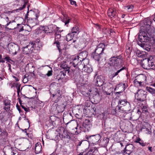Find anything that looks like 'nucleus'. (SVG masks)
<instances>
[{
    "label": "nucleus",
    "instance_id": "f257e3e1",
    "mask_svg": "<svg viewBox=\"0 0 155 155\" xmlns=\"http://www.w3.org/2000/svg\"><path fill=\"white\" fill-rule=\"evenodd\" d=\"M131 110V106L130 103L126 100H120L118 105L115 108L116 112L122 113H128Z\"/></svg>",
    "mask_w": 155,
    "mask_h": 155
},
{
    "label": "nucleus",
    "instance_id": "f03ea898",
    "mask_svg": "<svg viewBox=\"0 0 155 155\" xmlns=\"http://www.w3.org/2000/svg\"><path fill=\"white\" fill-rule=\"evenodd\" d=\"M124 61L121 56H114L109 59V64L111 66L114 67L116 69H119L122 67Z\"/></svg>",
    "mask_w": 155,
    "mask_h": 155
},
{
    "label": "nucleus",
    "instance_id": "7ed1b4c3",
    "mask_svg": "<svg viewBox=\"0 0 155 155\" xmlns=\"http://www.w3.org/2000/svg\"><path fill=\"white\" fill-rule=\"evenodd\" d=\"M55 27L53 25H50L49 26H44L41 27L40 29H36V32L38 34L39 36L42 38H44L45 36V34H48L53 32L54 30V28Z\"/></svg>",
    "mask_w": 155,
    "mask_h": 155
},
{
    "label": "nucleus",
    "instance_id": "20e7f679",
    "mask_svg": "<svg viewBox=\"0 0 155 155\" xmlns=\"http://www.w3.org/2000/svg\"><path fill=\"white\" fill-rule=\"evenodd\" d=\"M82 68H81L80 71L88 73L91 72L93 71L92 66L89 64V60L85 59L83 61Z\"/></svg>",
    "mask_w": 155,
    "mask_h": 155
},
{
    "label": "nucleus",
    "instance_id": "39448f33",
    "mask_svg": "<svg viewBox=\"0 0 155 155\" xmlns=\"http://www.w3.org/2000/svg\"><path fill=\"white\" fill-rule=\"evenodd\" d=\"M147 92L142 90H138L135 96L137 100L140 101H143L146 99Z\"/></svg>",
    "mask_w": 155,
    "mask_h": 155
},
{
    "label": "nucleus",
    "instance_id": "423d86ee",
    "mask_svg": "<svg viewBox=\"0 0 155 155\" xmlns=\"http://www.w3.org/2000/svg\"><path fill=\"white\" fill-rule=\"evenodd\" d=\"M138 39L139 42L140 43H142V42H148L150 40V38L148 37L146 32L142 31L140 33Z\"/></svg>",
    "mask_w": 155,
    "mask_h": 155
},
{
    "label": "nucleus",
    "instance_id": "0eeeda50",
    "mask_svg": "<svg viewBox=\"0 0 155 155\" xmlns=\"http://www.w3.org/2000/svg\"><path fill=\"white\" fill-rule=\"evenodd\" d=\"M3 151L5 155H15L16 151L10 146L5 147L3 149Z\"/></svg>",
    "mask_w": 155,
    "mask_h": 155
},
{
    "label": "nucleus",
    "instance_id": "6e6552de",
    "mask_svg": "<svg viewBox=\"0 0 155 155\" xmlns=\"http://www.w3.org/2000/svg\"><path fill=\"white\" fill-rule=\"evenodd\" d=\"M80 58H75L73 60L72 62V64L74 68H77L78 70H79L81 68H82L83 64V61H82Z\"/></svg>",
    "mask_w": 155,
    "mask_h": 155
},
{
    "label": "nucleus",
    "instance_id": "1a4fd4ad",
    "mask_svg": "<svg viewBox=\"0 0 155 155\" xmlns=\"http://www.w3.org/2000/svg\"><path fill=\"white\" fill-rule=\"evenodd\" d=\"M105 45L103 43H101L98 45L97 47L95 49L94 52L97 54L105 55L103 53V51L105 49Z\"/></svg>",
    "mask_w": 155,
    "mask_h": 155
},
{
    "label": "nucleus",
    "instance_id": "9d476101",
    "mask_svg": "<svg viewBox=\"0 0 155 155\" xmlns=\"http://www.w3.org/2000/svg\"><path fill=\"white\" fill-rule=\"evenodd\" d=\"M52 108L57 112H61L64 110L63 104L58 105L56 103H54L52 106Z\"/></svg>",
    "mask_w": 155,
    "mask_h": 155
},
{
    "label": "nucleus",
    "instance_id": "9b49d317",
    "mask_svg": "<svg viewBox=\"0 0 155 155\" xmlns=\"http://www.w3.org/2000/svg\"><path fill=\"white\" fill-rule=\"evenodd\" d=\"M94 81L95 82V85L97 86L100 87L104 85V87L105 88V87L108 86V84H104V82L101 78V77L100 76H97L96 80H94Z\"/></svg>",
    "mask_w": 155,
    "mask_h": 155
},
{
    "label": "nucleus",
    "instance_id": "f8f14e48",
    "mask_svg": "<svg viewBox=\"0 0 155 155\" xmlns=\"http://www.w3.org/2000/svg\"><path fill=\"white\" fill-rule=\"evenodd\" d=\"M134 149V147L132 144H127L125 148V150L124 151V153H125L126 154L129 155L133 152Z\"/></svg>",
    "mask_w": 155,
    "mask_h": 155
},
{
    "label": "nucleus",
    "instance_id": "ddd939ff",
    "mask_svg": "<svg viewBox=\"0 0 155 155\" xmlns=\"http://www.w3.org/2000/svg\"><path fill=\"white\" fill-rule=\"evenodd\" d=\"M34 45H28L24 47L23 50L24 54H28L31 53L33 50Z\"/></svg>",
    "mask_w": 155,
    "mask_h": 155
},
{
    "label": "nucleus",
    "instance_id": "4468645a",
    "mask_svg": "<svg viewBox=\"0 0 155 155\" xmlns=\"http://www.w3.org/2000/svg\"><path fill=\"white\" fill-rule=\"evenodd\" d=\"M100 138V135H88L87 137V139H91L93 141L92 143H95L98 142Z\"/></svg>",
    "mask_w": 155,
    "mask_h": 155
},
{
    "label": "nucleus",
    "instance_id": "2eb2a0df",
    "mask_svg": "<svg viewBox=\"0 0 155 155\" xmlns=\"http://www.w3.org/2000/svg\"><path fill=\"white\" fill-rule=\"evenodd\" d=\"M148 60L147 58H144L141 61V65L142 67L146 69H149L150 67L148 64Z\"/></svg>",
    "mask_w": 155,
    "mask_h": 155
},
{
    "label": "nucleus",
    "instance_id": "dca6fc26",
    "mask_svg": "<svg viewBox=\"0 0 155 155\" xmlns=\"http://www.w3.org/2000/svg\"><path fill=\"white\" fill-rule=\"evenodd\" d=\"M67 72L68 73H69V71L67 69L61 71L57 75L58 80H59L60 79H62L64 78L66 75Z\"/></svg>",
    "mask_w": 155,
    "mask_h": 155
},
{
    "label": "nucleus",
    "instance_id": "f3484780",
    "mask_svg": "<svg viewBox=\"0 0 155 155\" xmlns=\"http://www.w3.org/2000/svg\"><path fill=\"white\" fill-rule=\"evenodd\" d=\"M148 60V64H149V66L150 67V69L152 68H153L155 67V65L154 61V57L151 56L150 57L147 58Z\"/></svg>",
    "mask_w": 155,
    "mask_h": 155
},
{
    "label": "nucleus",
    "instance_id": "a211bd4d",
    "mask_svg": "<svg viewBox=\"0 0 155 155\" xmlns=\"http://www.w3.org/2000/svg\"><path fill=\"white\" fill-rule=\"evenodd\" d=\"M87 52L86 51H84L81 52L78 56V57L80 59H82V61H83L85 59H87L86 58H87Z\"/></svg>",
    "mask_w": 155,
    "mask_h": 155
},
{
    "label": "nucleus",
    "instance_id": "6ab92c4d",
    "mask_svg": "<svg viewBox=\"0 0 155 155\" xmlns=\"http://www.w3.org/2000/svg\"><path fill=\"white\" fill-rule=\"evenodd\" d=\"M10 101L7 99L4 101L5 106L4 109L6 111H9L10 110Z\"/></svg>",
    "mask_w": 155,
    "mask_h": 155
},
{
    "label": "nucleus",
    "instance_id": "aec40b11",
    "mask_svg": "<svg viewBox=\"0 0 155 155\" xmlns=\"http://www.w3.org/2000/svg\"><path fill=\"white\" fill-rule=\"evenodd\" d=\"M27 22L28 23V25L30 27H33L36 25V22L35 19H27Z\"/></svg>",
    "mask_w": 155,
    "mask_h": 155
},
{
    "label": "nucleus",
    "instance_id": "412c9836",
    "mask_svg": "<svg viewBox=\"0 0 155 155\" xmlns=\"http://www.w3.org/2000/svg\"><path fill=\"white\" fill-rule=\"evenodd\" d=\"M138 44L141 46L146 50L149 51H150L151 48L150 46L147 44L144 43H140V42H137Z\"/></svg>",
    "mask_w": 155,
    "mask_h": 155
},
{
    "label": "nucleus",
    "instance_id": "4be33fe9",
    "mask_svg": "<svg viewBox=\"0 0 155 155\" xmlns=\"http://www.w3.org/2000/svg\"><path fill=\"white\" fill-rule=\"evenodd\" d=\"M116 12L115 10L112 8L109 9L107 12V15L111 18L115 17L116 15Z\"/></svg>",
    "mask_w": 155,
    "mask_h": 155
},
{
    "label": "nucleus",
    "instance_id": "5701e85b",
    "mask_svg": "<svg viewBox=\"0 0 155 155\" xmlns=\"http://www.w3.org/2000/svg\"><path fill=\"white\" fill-rule=\"evenodd\" d=\"M42 149V146L41 144L38 143H37L35 144V153L36 154H38L40 153Z\"/></svg>",
    "mask_w": 155,
    "mask_h": 155
},
{
    "label": "nucleus",
    "instance_id": "b1692460",
    "mask_svg": "<svg viewBox=\"0 0 155 155\" xmlns=\"http://www.w3.org/2000/svg\"><path fill=\"white\" fill-rule=\"evenodd\" d=\"M102 55L101 54H97L96 53L94 52H93L91 55V56L93 57V58L94 60L98 61H99L100 59L102 57Z\"/></svg>",
    "mask_w": 155,
    "mask_h": 155
},
{
    "label": "nucleus",
    "instance_id": "393cba45",
    "mask_svg": "<svg viewBox=\"0 0 155 155\" xmlns=\"http://www.w3.org/2000/svg\"><path fill=\"white\" fill-rule=\"evenodd\" d=\"M54 44H56V46L59 50L60 52L62 50V48L64 49L65 48V45H64V46H63V44L62 43H60L58 41H57L54 42Z\"/></svg>",
    "mask_w": 155,
    "mask_h": 155
},
{
    "label": "nucleus",
    "instance_id": "a878e982",
    "mask_svg": "<svg viewBox=\"0 0 155 155\" xmlns=\"http://www.w3.org/2000/svg\"><path fill=\"white\" fill-rule=\"evenodd\" d=\"M93 98L94 99V102L96 103H97L98 102H99L101 100L99 93L98 92H96V94L93 97Z\"/></svg>",
    "mask_w": 155,
    "mask_h": 155
},
{
    "label": "nucleus",
    "instance_id": "bb28decb",
    "mask_svg": "<svg viewBox=\"0 0 155 155\" xmlns=\"http://www.w3.org/2000/svg\"><path fill=\"white\" fill-rule=\"evenodd\" d=\"M109 141V139L108 138L105 137L104 139L100 142V144L102 146L104 147H106Z\"/></svg>",
    "mask_w": 155,
    "mask_h": 155
},
{
    "label": "nucleus",
    "instance_id": "cd10ccee",
    "mask_svg": "<svg viewBox=\"0 0 155 155\" xmlns=\"http://www.w3.org/2000/svg\"><path fill=\"white\" fill-rule=\"evenodd\" d=\"M19 49V47L18 45H15L12 46L11 50L13 52V54L15 55L17 54V51H18Z\"/></svg>",
    "mask_w": 155,
    "mask_h": 155
},
{
    "label": "nucleus",
    "instance_id": "c85d7f7f",
    "mask_svg": "<svg viewBox=\"0 0 155 155\" xmlns=\"http://www.w3.org/2000/svg\"><path fill=\"white\" fill-rule=\"evenodd\" d=\"M23 1L24 3L23 5L22 6V7H20L18 9H16V12H19V11L22 10L24 8H25L26 5L27 4L28 2V0H23Z\"/></svg>",
    "mask_w": 155,
    "mask_h": 155
},
{
    "label": "nucleus",
    "instance_id": "c756f323",
    "mask_svg": "<svg viewBox=\"0 0 155 155\" xmlns=\"http://www.w3.org/2000/svg\"><path fill=\"white\" fill-rule=\"evenodd\" d=\"M74 36V34L72 33L68 34L66 36V40L67 41H69L72 40Z\"/></svg>",
    "mask_w": 155,
    "mask_h": 155
},
{
    "label": "nucleus",
    "instance_id": "7c9ffc66",
    "mask_svg": "<svg viewBox=\"0 0 155 155\" xmlns=\"http://www.w3.org/2000/svg\"><path fill=\"white\" fill-rule=\"evenodd\" d=\"M147 90L152 94H155V89L150 87H146Z\"/></svg>",
    "mask_w": 155,
    "mask_h": 155
},
{
    "label": "nucleus",
    "instance_id": "2f4dec72",
    "mask_svg": "<svg viewBox=\"0 0 155 155\" xmlns=\"http://www.w3.org/2000/svg\"><path fill=\"white\" fill-rule=\"evenodd\" d=\"M79 28L77 26H75L71 30V33L73 34L74 33H77L79 32Z\"/></svg>",
    "mask_w": 155,
    "mask_h": 155
},
{
    "label": "nucleus",
    "instance_id": "473e14b6",
    "mask_svg": "<svg viewBox=\"0 0 155 155\" xmlns=\"http://www.w3.org/2000/svg\"><path fill=\"white\" fill-rule=\"evenodd\" d=\"M152 22V20H151L150 18H148L145 21L144 24L149 27L151 25Z\"/></svg>",
    "mask_w": 155,
    "mask_h": 155
},
{
    "label": "nucleus",
    "instance_id": "72a5a7b5",
    "mask_svg": "<svg viewBox=\"0 0 155 155\" xmlns=\"http://www.w3.org/2000/svg\"><path fill=\"white\" fill-rule=\"evenodd\" d=\"M12 86H15L17 88V94L18 96H19L20 91V85H18V84L14 83L12 85Z\"/></svg>",
    "mask_w": 155,
    "mask_h": 155
},
{
    "label": "nucleus",
    "instance_id": "f704fd0d",
    "mask_svg": "<svg viewBox=\"0 0 155 155\" xmlns=\"http://www.w3.org/2000/svg\"><path fill=\"white\" fill-rule=\"evenodd\" d=\"M64 18L63 20V21L64 22L65 25H67V24H68L70 22V19L68 18V17L67 16H64Z\"/></svg>",
    "mask_w": 155,
    "mask_h": 155
},
{
    "label": "nucleus",
    "instance_id": "c9c22d12",
    "mask_svg": "<svg viewBox=\"0 0 155 155\" xmlns=\"http://www.w3.org/2000/svg\"><path fill=\"white\" fill-rule=\"evenodd\" d=\"M134 6L133 5H128L126 7L125 9H127L128 10V11L129 12H131L132 11Z\"/></svg>",
    "mask_w": 155,
    "mask_h": 155
},
{
    "label": "nucleus",
    "instance_id": "e433bc0d",
    "mask_svg": "<svg viewBox=\"0 0 155 155\" xmlns=\"http://www.w3.org/2000/svg\"><path fill=\"white\" fill-rule=\"evenodd\" d=\"M61 67L64 69V70H66L67 69L68 70L67 65L65 63H62L61 65Z\"/></svg>",
    "mask_w": 155,
    "mask_h": 155
},
{
    "label": "nucleus",
    "instance_id": "4c0bfd02",
    "mask_svg": "<svg viewBox=\"0 0 155 155\" xmlns=\"http://www.w3.org/2000/svg\"><path fill=\"white\" fill-rule=\"evenodd\" d=\"M146 57L147 54H146V52L145 51H142L141 54H140V57L142 58L143 59L144 58H146Z\"/></svg>",
    "mask_w": 155,
    "mask_h": 155
},
{
    "label": "nucleus",
    "instance_id": "58836bf2",
    "mask_svg": "<svg viewBox=\"0 0 155 155\" xmlns=\"http://www.w3.org/2000/svg\"><path fill=\"white\" fill-rule=\"evenodd\" d=\"M122 68H120V69L118 70L116 72H115L116 74H117V75L118 74L120 71H122L124 70H125L126 68V67H125V66H124V67L122 66Z\"/></svg>",
    "mask_w": 155,
    "mask_h": 155
},
{
    "label": "nucleus",
    "instance_id": "ea45409f",
    "mask_svg": "<svg viewBox=\"0 0 155 155\" xmlns=\"http://www.w3.org/2000/svg\"><path fill=\"white\" fill-rule=\"evenodd\" d=\"M142 112L143 113H146L148 112V110L147 109V107L146 106H145L143 107L142 108Z\"/></svg>",
    "mask_w": 155,
    "mask_h": 155
},
{
    "label": "nucleus",
    "instance_id": "a19ab883",
    "mask_svg": "<svg viewBox=\"0 0 155 155\" xmlns=\"http://www.w3.org/2000/svg\"><path fill=\"white\" fill-rule=\"evenodd\" d=\"M82 126L84 128L86 129L87 131H88L90 129V125H87L85 124H83Z\"/></svg>",
    "mask_w": 155,
    "mask_h": 155
},
{
    "label": "nucleus",
    "instance_id": "79ce46f5",
    "mask_svg": "<svg viewBox=\"0 0 155 155\" xmlns=\"http://www.w3.org/2000/svg\"><path fill=\"white\" fill-rule=\"evenodd\" d=\"M22 108L26 112H29L30 111V109L28 107L26 108L25 107L23 106L22 105H21Z\"/></svg>",
    "mask_w": 155,
    "mask_h": 155
},
{
    "label": "nucleus",
    "instance_id": "37998d69",
    "mask_svg": "<svg viewBox=\"0 0 155 155\" xmlns=\"http://www.w3.org/2000/svg\"><path fill=\"white\" fill-rule=\"evenodd\" d=\"M117 75L116 74L115 72H114L110 75L109 77L111 79H113L114 77Z\"/></svg>",
    "mask_w": 155,
    "mask_h": 155
},
{
    "label": "nucleus",
    "instance_id": "c03bdc74",
    "mask_svg": "<svg viewBox=\"0 0 155 155\" xmlns=\"http://www.w3.org/2000/svg\"><path fill=\"white\" fill-rule=\"evenodd\" d=\"M34 45V47L33 48V49L34 48L35 49L38 46V44L36 42V43H34L33 42H32V43H30L29 45Z\"/></svg>",
    "mask_w": 155,
    "mask_h": 155
},
{
    "label": "nucleus",
    "instance_id": "a18cd8bd",
    "mask_svg": "<svg viewBox=\"0 0 155 155\" xmlns=\"http://www.w3.org/2000/svg\"><path fill=\"white\" fill-rule=\"evenodd\" d=\"M91 122L89 119H86L84 121V122L83 124H87V125L90 124Z\"/></svg>",
    "mask_w": 155,
    "mask_h": 155
},
{
    "label": "nucleus",
    "instance_id": "49530a36",
    "mask_svg": "<svg viewBox=\"0 0 155 155\" xmlns=\"http://www.w3.org/2000/svg\"><path fill=\"white\" fill-rule=\"evenodd\" d=\"M139 143L142 147L145 146L147 145L146 143H144L143 140H141Z\"/></svg>",
    "mask_w": 155,
    "mask_h": 155
},
{
    "label": "nucleus",
    "instance_id": "de8ad7c7",
    "mask_svg": "<svg viewBox=\"0 0 155 155\" xmlns=\"http://www.w3.org/2000/svg\"><path fill=\"white\" fill-rule=\"evenodd\" d=\"M83 142H85L87 143H88V142L87 141L85 140H81V141H79L78 143L77 146H80L82 144V143Z\"/></svg>",
    "mask_w": 155,
    "mask_h": 155
},
{
    "label": "nucleus",
    "instance_id": "09e8293b",
    "mask_svg": "<svg viewBox=\"0 0 155 155\" xmlns=\"http://www.w3.org/2000/svg\"><path fill=\"white\" fill-rule=\"evenodd\" d=\"M126 52L128 54H130L131 52V49L130 48L128 47V48H127Z\"/></svg>",
    "mask_w": 155,
    "mask_h": 155
},
{
    "label": "nucleus",
    "instance_id": "8fccbe9b",
    "mask_svg": "<svg viewBox=\"0 0 155 155\" xmlns=\"http://www.w3.org/2000/svg\"><path fill=\"white\" fill-rule=\"evenodd\" d=\"M141 52L140 51H137L136 53V54L138 57H140V54H141Z\"/></svg>",
    "mask_w": 155,
    "mask_h": 155
},
{
    "label": "nucleus",
    "instance_id": "3c124183",
    "mask_svg": "<svg viewBox=\"0 0 155 155\" xmlns=\"http://www.w3.org/2000/svg\"><path fill=\"white\" fill-rule=\"evenodd\" d=\"M69 1L70 2V3L71 5H75L76 6L77 5L76 2L75 1H73L72 0H69Z\"/></svg>",
    "mask_w": 155,
    "mask_h": 155
},
{
    "label": "nucleus",
    "instance_id": "603ef678",
    "mask_svg": "<svg viewBox=\"0 0 155 155\" xmlns=\"http://www.w3.org/2000/svg\"><path fill=\"white\" fill-rule=\"evenodd\" d=\"M56 28H57L56 30H57V31L55 33V35H60L61 32L58 31V28L57 27H56Z\"/></svg>",
    "mask_w": 155,
    "mask_h": 155
},
{
    "label": "nucleus",
    "instance_id": "864d4df0",
    "mask_svg": "<svg viewBox=\"0 0 155 155\" xmlns=\"http://www.w3.org/2000/svg\"><path fill=\"white\" fill-rule=\"evenodd\" d=\"M48 76H50L52 75V71H48V73L46 74Z\"/></svg>",
    "mask_w": 155,
    "mask_h": 155
},
{
    "label": "nucleus",
    "instance_id": "5fc2aeb1",
    "mask_svg": "<svg viewBox=\"0 0 155 155\" xmlns=\"http://www.w3.org/2000/svg\"><path fill=\"white\" fill-rule=\"evenodd\" d=\"M5 59L8 62H10V61H12V60H11L10 58L9 57H5Z\"/></svg>",
    "mask_w": 155,
    "mask_h": 155
},
{
    "label": "nucleus",
    "instance_id": "6e6d98bb",
    "mask_svg": "<svg viewBox=\"0 0 155 155\" xmlns=\"http://www.w3.org/2000/svg\"><path fill=\"white\" fill-rule=\"evenodd\" d=\"M141 140H141V139L140 138L137 137L135 141V142L139 143Z\"/></svg>",
    "mask_w": 155,
    "mask_h": 155
},
{
    "label": "nucleus",
    "instance_id": "4d7b16f0",
    "mask_svg": "<svg viewBox=\"0 0 155 155\" xmlns=\"http://www.w3.org/2000/svg\"><path fill=\"white\" fill-rule=\"evenodd\" d=\"M139 81H137V79H135L134 80V83L135 84V85H137V86H138V84L139 83Z\"/></svg>",
    "mask_w": 155,
    "mask_h": 155
},
{
    "label": "nucleus",
    "instance_id": "13d9d810",
    "mask_svg": "<svg viewBox=\"0 0 155 155\" xmlns=\"http://www.w3.org/2000/svg\"><path fill=\"white\" fill-rule=\"evenodd\" d=\"M16 107H17V109L19 111V113H21V112L22 111L21 110V109H20L19 106L18 105V104H17V105H16Z\"/></svg>",
    "mask_w": 155,
    "mask_h": 155
},
{
    "label": "nucleus",
    "instance_id": "bf43d9fd",
    "mask_svg": "<svg viewBox=\"0 0 155 155\" xmlns=\"http://www.w3.org/2000/svg\"><path fill=\"white\" fill-rule=\"evenodd\" d=\"M29 5H28V7H27L28 8V12H27V13L26 14V15H25V19H28V13H29V11H28V7H29Z\"/></svg>",
    "mask_w": 155,
    "mask_h": 155
},
{
    "label": "nucleus",
    "instance_id": "052dcab7",
    "mask_svg": "<svg viewBox=\"0 0 155 155\" xmlns=\"http://www.w3.org/2000/svg\"><path fill=\"white\" fill-rule=\"evenodd\" d=\"M35 15L36 16V18H35V20L36 21H37V19L38 18V17L39 16V13L35 14Z\"/></svg>",
    "mask_w": 155,
    "mask_h": 155
},
{
    "label": "nucleus",
    "instance_id": "680f3d73",
    "mask_svg": "<svg viewBox=\"0 0 155 155\" xmlns=\"http://www.w3.org/2000/svg\"><path fill=\"white\" fill-rule=\"evenodd\" d=\"M5 62V61L2 59V56L0 55V63L2 62L4 63Z\"/></svg>",
    "mask_w": 155,
    "mask_h": 155
},
{
    "label": "nucleus",
    "instance_id": "e2e57ef3",
    "mask_svg": "<svg viewBox=\"0 0 155 155\" xmlns=\"http://www.w3.org/2000/svg\"><path fill=\"white\" fill-rule=\"evenodd\" d=\"M61 37V35H55V38L57 39H59Z\"/></svg>",
    "mask_w": 155,
    "mask_h": 155
},
{
    "label": "nucleus",
    "instance_id": "0e129e2a",
    "mask_svg": "<svg viewBox=\"0 0 155 155\" xmlns=\"http://www.w3.org/2000/svg\"><path fill=\"white\" fill-rule=\"evenodd\" d=\"M28 81L27 79H26V78L25 77L24 78L23 80V81L24 83H26Z\"/></svg>",
    "mask_w": 155,
    "mask_h": 155
},
{
    "label": "nucleus",
    "instance_id": "69168bd1",
    "mask_svg": "<svg viewBox=\"0 0 155 155\" xmlns=\"http://www.w3.org/2000/svg\"><path fill=\"white\" fill-rule=\"evenodd\" d=\"M4 28V26L0 24V29H2Z\"/></svg>",
    "mask_w": 155,
    "mask_h": 155
},
{
    "label": "nucleus",
    "instance_id": "338daca9",
    "mask_svg": "<svg viewBox=\"0 0 155 155\" xmlns=\"http://www.w3.org/2000/svg\"><path fill=\"white\" fill-rule=\"evenodd\" d=\"M142 82L141 81H139L138 84V86H141L142 85Z\"/></svg>",
    "mask_w": 155,
    "mask_h": 155
},
{
    "label": "nucleus",
    "instance_id": "774afa93",
    "mask_svg": "<svg viewBox=\"0 0 155 155\" xmlns=\"http://www.w3.org/2000/svg\"><path fill=\"white\" fill-rule=\"evenodd\" d=\"M84 155H93L92 153L89 152H88L87 153L85 154Z\"/></svg>",
    "mask_w": 155,
    "mask_h": 155
}]
</instances>
